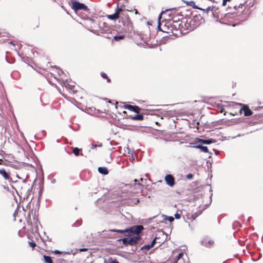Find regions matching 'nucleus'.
Wrapping results in <instances>:
<instances>
[{
  "instance_id": "1",
  "label": "nucleus",
  "mask_w": 263,
  "mask_h": 263,
  "mask_svg": "<svg viewBox=\"0 0 263 263\" xmlns=\"http://www.w3.org/2000/svg\"><path fill=\"white\" fill-rule=\"evenodd\" d=\"M144 228L142 225L134 226L125 230L114 229L111 230V232H115L120 234H124L125 236L131 237L128 240V244L134 246L137 244L141 239L140 234Z\"/></svg>"
},
{
  "instance_id": "2",
  "label": "nucleus",
  "mask_w": 263,
  "mask_h": 263,
  "mask_svg": "<svg viewBox=\"0 0 263 263\" xmlns=\"http://www.w3.org/2000/svg\"><path fill=\"white\" fill-rule=\"evenodd\" d=\"M172 33L175 35L182 33V24L178 22H173L170 24Z\"/></svg>"
},
{
  "instance_id": "3",
  "label": "nucleus",
  "mask_w": 263,
  "mask_h": 263,
  "mask_svg": "<svg viewBox=\"0 0 263 263\" xmlns=\"http://www.w3.org/2000/svg\"><path fill=\"white\" fill-rule=\"evenodd\" d=\"M72 8L76 12L80 10H83L86 11L88 10V7L85 4L80 3L79 2L73 1L72 2Z\"/></svg>"
},
{
  "instance_id": "4",
  "label": "nucleus",
  "mask_w": 263,
  "mask_h": 263,
  "mask_svg": "<svg viewBox=\"0 0 263 263\" xmlns=\"http://www.w3.org/2000/svg\"><path fill=\"white\" fill-rule=\"evenodd\" d=\"M123 25L122 29L128 32H131L133 30V24L132 22L130 19L125 20L121 22Z\"/></svg>"
},
{
  "instance_id": "5",
  "label": "nucleus",
  "mask_w": 263,
  "mask_h": 263,
  "mask_svg": "<svg viewBox=\"0 0 263 263\" xmlns=\"http://www.w3.org/2000/svg\"><path fill=\"white\" fill-rule=\"evenodd\" d=\"M202 10L206 14L212 15L214 17L219 18V16L217 14L218 9L215 7H212V8L208 7L206 9H203Z\"/></svg>"
},
{
  "instance_id": "6",
  "label": "nucleus",
  "mask_w": 263,
  "mask_h": 263,
  "mask_svg": "<svg viewBox=\"0 0 263 263\" xmlns=\"http://www.w3.org/2000/svg\"><path fill=\"white\" fill-rule=\"evenodd\" d=\"M119 12H120V21L119 22L127 20L130 19L128 15V11L125 10H123L121 8H119Z\"/></svg>"
},
{
  "instance_id": "7",
  "label": "nucleus",
  "mask_w": 263,
  "mask_h": 263,
  "mask_svg": "<svg viewBox=\"0 0 263 263\" xmlns=\"http://www.w3.org/2000/svg\"><path fill=\"white\" fill-rule=\"evenodd\" d=\"M164 180L166 183L171 187L173 186L175 184V178L172 175H166L165 176Z\"/></svg>"
},
{
  "instance_id": "8",
  "label": "nucleus",
  "mask_w": 263,
  "mask_h": 263,
  "mask_svg": "<svg viewBox=\"0 0 263 263\" xmlns=\"http://www.w3.org/2000/svg\"><path fill=\"white\" fill-rule=\"evenodd\" d=\"M243 111L245 116H250L252 115L253 112L251 110V109L249 108L247 105H243L242 107L240 108L239 112H241V111Z\"/></svg>"
},
{
  "instance_id": "9",
  "label": "nucleus",
  "mask_w": 263,
  "mask_h": 263,
  "mask_svg": "<svg viewBox=\"0 0 263 263\" xmlns=\"http://www.w3.org/2000/svg\"><path fill=\"white\" fill-rule=\"evenodd\" d=\"M124 108L137 114L139 113L141 110V108L139 106L136 105H126L124 106Z\"/></svg>"
},
{
  "instance_id": "10",
  "label": "nucleus",
  "mask_w": 263,
  "mask_h": 263,
  "mask_svg": "<svg viewBox=\"0 0 263 263\" xmlns=\"http://www.w3.org/2000/svg\"><path fill=\"white\" fill-rule=\"evenodd\" d=\"M0 175H1L6 180L11 179L10 173L7 172L4 168H0Z\"/></svg>"
},
{
  "instance_id": "11",
  "label": "nucleus",
  "mask_w": 263,
  "mask_h": 263,
  "mask_svg": "<svg viewBox=\"0 0 263 263\" xmlns=\"http://www.w3.org/2000/svg\"><path fill=\"white\" fill-rule=\"evenodd\" d=\"M107 18L111 20H116L120 17V12H119V7H118L116 12L113 14L108 15Z\"/></svg>"
},
{
  "instance_id": "12",
  "label": "nucleus",
  "mask_w": 263,
  "mask_h": 263,
  "mask_svg": "<svg viewBox=\"0 0 263 263\" xmlns=\"http://www.w3.org/2000/svg\"><path fill=\"white\" fill-rule=\"evenodd\" d=\"M129 118L133 120L142 121L144 119V116L142 114H139L134 116H130Z\"/></svg>"
},
{
  "instance_id": "13",
  "label": "nucleus",
  "mask_w": 263,
  "mask_h": 263,
  "mask_svg": "<svg viewBox=\"0 0 263 263\" xmlns=\"http://www.w3.org/2000/svg\"><path fill=\"white\" fill-rule=\"evenodd\" d=\"M202 243L204 246L206 247H211L214 245V241L213 240H209L208 241L205 240L202 242Z\"/></svg>"
},
{
  "instance_id": "14",
  "label": "nucleus",
  "mask_w": 263,
  "mask_h": 263,
  "mask_svg": "<svg viewBox=\"0 0 263 263\" xmlns=\"http://www.w3.org/2000/svg\"><path fill=\"white\" fill-rule=\"evenodd\" d=\"M98 172L103 175H107L109 173L108 170L105 167H99L98 168Z\"/></svg>"
},
{
  "instance_id": "15",
  "label": "nucleus",
  "mask_w": 263,
  "mask_h": 263,
  "mask_svg": "<svg viewBox=\"0 0 263 263\" xmlns=\"http://www.w3.org/2000/svg\"><path fill=\"white\" fill-rule=\"evenodd\" d=\"M128 204L134 205L137 204L139 202V200L138 198H133L128 200Z\"/></svg>"
},
{
  "instance_id": "16",
  "label": "nucleus",
  "mask_w": 263,
  "mask_h": 263,
  "mask_svg": "<svg viewBox=\"0 0 263 263\" xmlns=\"http://www.w3.org/2000/svg\"><path fill=\"white\" fill-rule=\"evenodd\" d=\"M213 140L212 139L209 140H203L201 139H198V141L202 144H210L213 142Z\"/></svg>"
},
{
  "instance_id": "17",
  "label": "nucleus",
  "mask_w": 263,
  "mask_h": 263,
  "mask_svg": "<svg viewBox=\"0 0 263 263\" xmlns=\"http://www.w3.org/2000/svg\"><path fill=\"white\" fill-rule=\"evenodd\" d=\"M134 182H135V183L134 184V187H135V188L136 187L138 189L142 190L143 189V185L140 183H138V180L136 179H135L134 180Z\"/></svg>"
},
{
  "instance_id": "18",
  "label": "nucleus",
  "mask_w": 263,
  "mask_h": 263,
  "mask_svg": "<svg viewBox=\"0 0 263 263\" xmlns=\"http://www.w3.org/2000/svg\"><path fill=\"white\" fill-rule=\"evenodd\" d=\"M195 147L200 149L201 150V151H202L204 153H209V149L206 146H201V145H197V146H195Z\"/></svg>"
},
{
  "instance_id": "19",
  "label": "nucleus",
  "mask_w": 263,
  "mask_h": 263,
  "mask_svg": "<svg viewBox=\"0 0 263 263\" xmlns=\"http://www.w3.org/2000/svg\"><path fill=\"white\" fill-rule=\"evenodd\" d=\"M43 257L45 263H53L50 256L44 255Z\"/></svg>"
},
{
  "instance_id": "20",
  "label": "nucleus",
  "mask_w": 263,
  "mask_h": 263,
  "mask_svg": "<svg viewBox=\"0 0 263 263\" xmlns=\"http://www.w3.org/2000/svg\"><path fill=\"white\" fill-rule=\"evenodd\" d=\"M81 151H82V148L74 147L72 150V152L74 154L75 156H77L79 155V153Z\"/></svg>"
},
{
  "instance_id": "21",
  "label": "nucleus",
  "mask_w": 263,
  "mask_h": 263,
  "mask_svg": "<svg viewBox=\"0 0 263 263\" xmlns=\"http://www.w3.org/2000/svg\"><path fill=\"white\" fill-rule=\"evenodd\" d=\"M101 77L103 78L106 79L107 82L108 83H110L111 82V80L108 77V76H107V74L105 73L101 72Z\"/></svg>"
},
{
  "instance_id": "22",
  "label": "nucleus",
  "mask_w": 263,
  "mask_h": 263,
  "mask_svg": "<svg viewBox=\"0 0 263 263\" xmlns=\"http://www.w3.org/2000/svg\"><path fill=\"white\" fill-rule=\"evenodd\" d=\"M128 240H129V239H128L127 238H124L123 239L118 240V241H122L123 242V245L126 246L129 245Z\"/></svg>"
},
{
  "instance_id": "23",
  "label": "nucleus",
  "mask_w": 263,
  "mask_h": 263,
  "mask_svg": "<svg viewBox=\"0 0 263 263\" xmlns=\"http://www.w3.org/2000/svg\"><path fill=\"white\" fill-rule=\"evenodd\" d=\"M189 5L191 6V7H192L194 9H198L202 10L201 8H199L198 7H197L196 6L195 2L194 1H190L189 2Z\"/></svg>"
},
{
  "instance_id": "24",
  "label": "nucleus",
  "mask_w": 263,
  "mask_h": 263,
  "mask_svg": "<svg viewBox=\"0 0 263 263\" xmlns=\"http://www.w3.org/2000/svg\"><path fill=\"white\" fill-rule=\"evenodd\" d=\"M153 247H151V245H144V246H143L142 247H141V250H150L151 248H152Z\"/></svg>"
},
{
  "instance_id": "25",
  "label": "nucleus",
  "mask_w": 263,
  "mask_h": 263,
  "mask_svg": "<svg viewBox=\"0 0 263 263\" xmlns=\"http://www.w3.org/2000/svg\"><path fill=\"white\" fill-rule=\"evenodd\" d=\"M124 35H118V36H115L114 37V39L116 41H119L122 39H123L124 38Z\"/></svg>"
},
{
  "instance_id": "26",
  "label": "nucleus",
  "mask_w": 263,
  "mask_h": 263,
  "mask_svg": "<svg viewBox=\"0 0 263 263\" xmlns=\"http://www.w3.org/2000/svg\"><path fill=\"white\" fill-rule=\"evenodd\" d=\"M29 245L30 247H31L33 249L36 247V245L34 241H29Z\"/></svg>"
},
{
  "instance_id": "27",
  "label": "nucleus",
  "mask_w": 263,
  "mask_h": 263,
  "mask_svg": "<svg viewBox=\"0 0 263 263\" xmlns=\"http://www.w3.org/2000/svg\"><path fill=\"white\" fill-rule=\"evenodd\" d=\"M186 177L188 180H192L193 178V175L192 174H189L186 175Z\"/></svg>"
},
{
  "instance_id": "28",
  "label": "nucleus",
  "mask_w": 263,
  "mask_h": 263,
  "mask_svg": "<svg viewBox=\"0 0 263 263\" xmlns=\"http://www.w3.org/2000/svg\"><path fill=\"white\" fill-rule=\"evenodd\" d=\"M156 239H157V237H155L153 240V241H152L151 245V247H154V245H155V243H156Z\"/></svg>"
},
{
  "instance_id": "29",
  "label": "nucleus",
  "mask_w": 263,
  "mask_h": 263,
  "mask_svg": "<svg viewBox=\"0 0 263 263\" xmlns=\"http://www.w3.org/2000/svg\"><path fill=\"white\" fill-rule=\"evenodd\" d=\"M183 253H179V254L177 255V260L176 261L177 262V261H178V260H179V259H180V258H181L182 257V256H183Z\"/></svg>"
},
{
  "instance_id": "30",
  "label": "nucleus",
  "mask_w": 263,
  "mask_h": 263,
  "mask_svg": "<svg viewBox=\"0 0 263 263\" xmlns=\"http://www.w3.org/2000/svg\"><path fill=\"white\" fill-rule=\"evenodd\" d=\"M158 29H159L160 31H162V32H166V31H164V30H163L162 29H161V23H160V21H159V23H158Z\"/></svg>"
},
{
  "instance_id": "31",
  "label": "nucleus",
  "mask_w": 263,
  "mask_h": 263,
  "mask_svg": "<svg viewBox=\"0 0 263 263\" xmlns=\"http://www.w3.org/2000/svg\"><path fill=\"white\" fill-rule=\"evenodd\" d=\"M231 0H222V6H225L227 2H231Z\"/></svg>"
},
{
  "instance_id": "32",
  "label": "nucleus",
  "mask_w": 263,
  "mask_h": 263,
  "mask_svg": "<svg viewBox=\"0 0 263 263\" xmlns=\"http://www.w3.org/2000/svg\"><path fill=\"white\" fill-rule=\"evenodd\" d=\"M174 216H175V218L176 219H180V217H181V216H180V214H179V213H176V214L174 215Z\"/></svg>"
},
{
  "instance_id": "33",
  "label": "nucleus",
  "mask_w": 263,
  "mask_h": 263,
  "mask_svg": "<svg viewBox=\"0 0 263 263\" xmlns=\"http://www.w3.org/2000/svg\"><path fill=\"white\" fill-rule=\"evenodd\" d=\"M167 219L168 220V221L170 222H173L174 220V218L173 217H172V216L168 217Z\"/></svg>"
},
{
  "instance_id": "34",
  "label": "nucleus",
  "mask_w": 263,
  "mask_h": 263,
  "mask_svg": "<svg viewBox=\"0 0 263 263\" xmlns=\"http://www.w3.org/2000/svg\"><path fill=\"white\" fill-rule=\"evenodd\" d=\"M88 249L87 248H82V249H80L79 251L80 252H85V251H88Z\"/></svg>"
},
{
  "instance_id": "35",
  "label": "nucleus",
  "mask_w": 263,
  "mask_h": 263,
  "mask_svg": "<svg viewBox=\"0 0 263 263\" xmlns=\"http://www.w3.org/2000/svg\"><path fill=\"white\" fill-rule=\"evenodd\" d=\"M53 252L56 254H61L62 253V252L59 250H55Z\"/></svg>"
},
{
  "instance_id": "36",
  "label": "nucleus",
  "mask_w": 263,
  "mask_h": 263,
  "mask_svg": "<svg viewBox=\"0 0 263 263\" xmlns=\"http://www.w3.org/2000/svg\"><path fill=\"white\" fill-rule=\"evenodd\" d=\"M111 263H119L118 261H116V260H112Z\"/></svg>"
},
{
  "instance_id": "37",
  "label": "nucleus",
  "mask_w": 263,
  "mask_h": 263,
  "mask_svg": "<svg viewBox=\"0 0 263 263\" xmlns=\"http://www.w3.org/2000/svg\"><path fill=\"white\" fill-rule=\"evenodd\" d=\"M191 217H192V220L195 219V218H194V217H193V215H192V216H191Z\"/></svg>"
},
{
  "instance_id": "38",
  "label": "nucleus",
  "mask_w": 263,
  "mask_h": 263,
  "mask_svg": "<svg viewBox=\"0 0 263 263\" xmlns=\"http://www.w3.org/2000/svg\"><path fill=\"white\" fill-rule=\"evenodd\" d=\"M140 181H143V178H141L140 179Z\"/></svg>"
},
{
  "instance_id": "39",
  "label": "nucleus",
  "mask_w": 263,
  "mask_h": 263,
  "mask_svg": "<svg viewBox=\"0 0 263 263\" xmlns=\"http://www.w3.org/2000/svg\"><path fill=\"white\" fill-rule=\"evenodd\" d=\"M174 263H177V261H175V262H174Z\"/></svg>"
}]
</instances>
